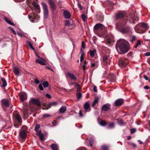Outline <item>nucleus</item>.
<instances>
[{
    "label": "nucleus",
    "mask_w": 150,
    "mask_h": 150,
    "mask_svg": "<svg viewBox=\"0 0 150 150\" xmlns=\"http://www.w3.org/2000/svg\"><path fill=\"white\" fill-rule=\"evenodd\" d=\"M107 125L108 128H112L115 126L114 124L113 123H107Z\"/></svg>",
    "instance_id": "obj_24"
},
{
    "label": "nucleus",
    "mask_w": 150,
    "mask_h": 150,
    "mask_svg": "<svg viewBox=\"0 0 150 150\" xmlns=\"http://www.w3.org/2000/svg\"><path fill=\"white\" fill-rule=\"evenodd\" d=\"M50 3V5L51 8L53 10L55 9V4L52 1V0H48Z\"/></svg>",
    "instance_id": "obj_15"
},
{
    "label": "nucleus",
    "mask_w": 150,
    "mask_h": 150,
    "mask_svg": "<svg viewBox=\"0 0 150 150\" xmlns=\"http://www.w3.org/2000/svg\"><path fill=\"white\" fill-rule=\"evenodd\" d=\"M118 124L122 126V125H123L124 122L122 120H120L118 122Z\"/></svg>",
    "instance_id": "obj_47"
},
{
    "label": "nucleus",
    "mask_w": 150,
    "mask_h": 150,
    "mask_svg": "<svg viewBox=\"0 0 150 150\" xmlns=\"http://www.w3.org/2000/svg\"><path fill=\"white\" fill-rule=\"evenodd\" d=\"M51 147L53 150H58L57 145L54 144H52L51 145Z\"/></svg>",
    "instance_id": "obj_25"
},
{
    "label": "nucleus",
    "mask_w": 150,
    "mask_h": 150,
    "mask_svg": "<svg viewBox=\"0 0 150 150\" xmlns=\"http://www.w3.org/2000/svg\"><path fill=\"white\" fill-rule=\"evenodd\" d=\"M102 149L103 150H108V147L106 146H101Z\"/></svg>",
    "instance_id": "obj_37"
},
{
    "label": "nucleus",
    "mask_w": 150,
    "mask_h": 150,
    "mask_svg": "<svg viewBox=\"0 0 150 150\" xmlns=\"http://www.w3.org/2000/svg\"><path fill=\"white\" fill-rule=\"evenodd\" d=\"M110 107V105L109 103H106L102 107V110L104 111L109 110Z\"/></svg>",
    "instance_id": "obj_11"
},
{
    "label": "nucleus",
    "mask_w": 150,
    "mask_h": 150,
    "mask_svg": "<svg viewBox=\"0 0 150 150\" xmlns=\"http://www.w3.org/2000/svg\"><path fill=\"white\" fill-rule=\"evenodd\" d=\"M1 80L3 82V84L1 86V87H5L7 85V83L5 79L4 78H2Z\"/></svg>",
    "instance_id": "obj_23"
},
{
    "label": "nucleus",
    "mask_w": 150,
    "mask_h": 150,
    "mask_svg": "<svg viewBox=\"0 0 150 150\" xmlns=\"http://www.w3.org/2000/svg\"><path fill=\"white\" fill-rule=\"evenodd\" d=\"M28 17H29V19L31 22H34V21L33 20V18L32 17L30 16V15H28Z\"/></svg>",
    "instance_id": "obj_43"
},
{
    "label": "nucleus",
    "mask_w": 150,
    "mask_h": 150,
    "mask_svg": "<svg viewBox=\"0 0 150 150\" xmlns=\"http://www.w3.org/2000/svg\"><path fill=\"white\" fill-rule=\"evenodd\" d=\"M83 55H84L83 53H82L81 54V57H80V60L81 62H82L83 60V59H84Z\"/></svg>",
    "instance_id": "obj_39"
},
{
    "label": "nucleus",
    "mask_w": 150,
    "mask_h": 150,
    "mask_svg": "<svg viewBox=\"0 0 150 150\" xmlns=\"http://www.w3.org/2000/svg\"><path fill=\"white\" fill-rule=\"evenodd\" d=\"M126 21L120 23L117 25V28L122 33H127L130 31V28L126 25Z\"/></svg>",
    "instance_id": "obj_2"
},
{
    "label": "nucleus",
    "mask_w": 150,
    "mask_h": 150,
    "mask_svg": "<svg viewBox=\"0 0 150 150\" xmlns=\"http://www.w3.org/2000/svg\"><path fill=\"white\" fill-rule=\"evenodd\" d=\"M17 33L18 35H19L20 36H23V34L21 33H19L18 32H17Z\"/></svg>",
    "instance_id": "obj_59"
},
{
    "label": "nucleus",
    "mask_w": 150,
    "mask_h": 150,
    "mask_svg": "<svg viewBox=\"0 0 150 150\" xmlns=\"http://www.w3.org/2000/svg\"><path fill=\"white\" fill-rule=\"evenodd\" d=\"M86 65L85 64H84L83 66V70H85V69L86 68Z\"/></svg>",
    "instance_id": "obj_63"
},
{
    "label": "nucleus",
    "mask_w": 150,
    "mask_h": 150,
    "mask_svg": "<svg viewBox=\"0 0 150 150\" xmlns=\"http://www.w3.org/2000/svg\"><path fill=\"white\" fill-rule=\"evenodd\" d=\"M42 5L43 7L44 18L47 19L48 16V11L47 7V5L46 4L43 2L42 3Z\"/></svg>",
    "instance_id": "obj_3"
},
{
    "label": "nucleus",
    "mask_w": 150,
    "mask_h": 150,
    "mask_svg": "<svg viewBox=\"0 0 150 150\" xmlns=\"http://www.w3.org/2000/svg\"><path fill=\"white\" fill-rule=\"evenodd\" d=\"M134 29L135 31L138 33H142L144 32V30L142 29L141 27V23L136 25L134 28Z\"/></svg>",
    "instance_id": "obj_4"
},
{
    "label": "nucleus",
    "mask_w": 150,
    "mask_h": 150,
    "mask_svg": "<svg viewBox=\"0 0 150 150\" xmlns=\"http://www.w3.org/2000/svg\"><path fill=\"white\" fill-rule=\"evenodd\" d=\"M128 43V42L124 40L120 39L117 41L116 47H119L122 52L126 53L128 51L127 45Z\"/></svg>",
    "instance_id": "obj_1"
},
{
    "label": "nucleus",
    "mask_w": 150,
    "mask_h": 150,
    "mask_svg": "<svg viewBox=\"0 0 150 150\" xmlns=\"http://www.w3.org/2000/svg\"><path fill=\"white\" fill-rule=\"evenodd\" d=\"M76 96L77 98L79 99L81 98L82 96V94L80 93H78L77 94Z\"/></svg>",
    "instance_id": "obj_40"
},
{
    "label": "nucleus",
    "mask_w": 150,
    "mask_h": 150,
    "mask_svg": "<svg viewBox=\"0 0 150 150\" xmlns=\"http://www.w3.org/2000/svg\"><path fill=\"white\" fill-rule=\"evenodd\" d=\"M13 70L15 74L16 75H18L19 73V70L16 67H15L13 68Z\"/></svg>",
    "instance_id": "obj_21"
},
{
    "label": "nucleus",
    "mask_w": 150,
    "mask_h": 150,
    "mask_svg": "<svg viewBox=\"0 0 150 150\" xmlns=\"http://www.w3.org/2000/svg\"><path fill=\"white\" fill-rule=\"evenodd\" d=\"M136 130L135 129H130V133L131 134H132L134 133L135 132Z\"/></svg>",
    "instance_id": "obj_48"
},
{
    "label": "nucleus",
    "mask_w": 150,
    "mask_h": 150,
    "mask_svg": "<svg viewBox=\"0 0 150 150\" xmlns=\"http://www.w3.org/2000/svg\"><path fill=\"white\" fill-rule=\"evenodd\" d=\"M113 79H112V78L111 79V81H112V82H114L115 79V75H113Z\"/></svg>",
    "instance_id": "obj_58"
},
{
    "label": "nucleus",
    "mask_w": 150,
    "mask_h": 150,
    "mask_svg": "<svg viewBox=\"0 0 150 150\" xmlns=\"http://www.w3.org/2000/svg\"><path fill=\"white\" fill-rule=\"evenodd\" d=\"M89 144L91 146L93 144V140L92 139H91L89 141Z\"/></svg>",
    "instance_id": "obj_49"
},
{
    "label": "nucleus",
    "mask_w": 150,
    "mask_h": 150,
    "mask_svg": "<svg viewBox=\"0 0 150 150\" xmlns=\"http://www.w3.org/2000/svg\"><path fill=\"white\" fill-rule=\"evenodd\" d=\"M37 134L39 136L40 139L41 141H42L45 139L44 134L41 133L40 132H38Z\"/></svg>",
    "instance_id": "obj_20"
},
{
    "label": "nucleus",
    "mask_w": 150,
    "mask_h": 150,
    "mask_svg": "<svg viewBox=\"0 0 150 150\" xmlns=\"http://www.w3.org/2000/svg\"><path fill=\"white\" fill-rule=\"evenodd\" d=\"M44 87H46L48 86L49 83L47 81H45L42 84Z\"/></svg>",
    "instance_id": "obj_34"
},
{
    "label": "nucleus",
    "mask_w": 150,
    "mask_h": 150,
    "mask_svg": "<svg viewBox=\"0 0 150 150\" xmlns=\"http://www.w3.org/2000/svg\"><path fill=\"white\" fill-rule=\"evenodd\" d=\"M31 101L34 104L39 106H40V101L38 100L35 98H32L31 99Z\"/></svg>",
    "instance_id": "obj_12"
},
{
    "label": "nucleus",
    "mask_w": 150,
    "mask_h": 150,
    "mask_svg": "<svg viewBox=\"0 0 150 150\" xmlns=\"http://www.w3.org/2000/svg\"><path fill=\"white\" fill-rule=\"evenodd\" d=\"M39 59H38L36 60L35 62L37 63H39V64L43 65H46L45 63V60L40 57L39 58Z\"/></svg>",
    "instance_id": "obj_7"
},
{
    "label": "nucleus",
    "mask_w": 150,
    "mask_h": 150,
    "mask_svg": "<svg viewBox=\"0 0 150 150\" xmlns=\"http://www.w3.org/2000/svg\"><path fill=\"white\" fill-rule=\"evenodd\" d=\"M137 45H139L141 44V41L140 40H138L137 43Z\"/></svg>",
    "instance_id": "obj_62"
},
{
    "label": "nucleus",
    "mask_w": 150,
    "mask_h": 150,
    "mask_svg": "<svg viewBox=\"0 0 150 150\" xmlns=\"http://www.w3.org/2000/svg\"><path fill=\"white\" fill-rule=\"evenodd\" d=\"M96 52V50H94L93 51L91 50L90 51V54L91 56L92 57H94L95 56V53Z\"/></svg>",
    "instance_id": "obj_31"
},
{
    "label": "nucleus",
    "mask_w": 150,
    "mask_h": 150,
    "mask_svg": "<svg viewBox=\"0 0 150 150\" xmlns=\"http://www.w3.org/2000/svg\"><path fill=\"white\" fill-rule=\"evenodd\" d=\"M84 108L85 109V112H89L91 110V108L89 103L86 102L84 105Z\"/></svg>",
    "instance_id": "obj_13"
},
{
    "label": "nucleus",
    "mask_w": 150,
    "mask_h": 150,
    "mask_svg": "<svg viewBox=\"0 0 150 150\" xmlns=\"http://www.w3.org/2000/svg\"><path fill=\"white\" fill-rule=\"evenodd\" d=\"M124 102L123 99H120L116 100L115 102V105L116 106H119L121 105Z\"/></svg>",
    "instance_id": "obj_10"
},
{
    "label": "nucleus",
    "mask_w": 150,
    "mask_h": 150,
    "mask_svg": "<svg viewBox=\"0 0 150 150\" xmlns=\"http://www.w3.org/2000/svg\"><path fill=\"white\" fill-rule=\"evenodd\" d=\"M4 20L7 23L9 24L12 25H14V24L13 22H12L11 21L8 20L6 18H4Z\"/></svg>",
    "instance_id": "obj_26"
},
{
    "label": "nucleus",
    "mask_w": 150,
    "mask_h": 150,
    "mask_svg": "<svg viewBox=\"0 0 150 150\" xmlns=\"http://www.w3.org/2000/svg\"><path fill=\"white\" fill-rule=\"evenodd\" d=\"M67 74L70 77L71 79L73 80H76V77L73 74L70 73H67Z\"/></svg>",
    "instance_id": "obj_22"
},
{
    "label": "nucleus",
    "mask_w": 150,
    "mask_h": 150,
    "mask_svg": "<svg viewBox=\"0 0 150 150\" xmlns=\"http://www.w3.org/2000/svg\"><path fill=\"white\" fill-rule=\"evenodd\" d=\"M141 27L142 29L145 31V30L147 29L148 28V26L147 24L142 23L141 24Z\"/></svg>",
    "instance_id": "obj_19"
},
{
    "label": "nucleus",
    "mask_w": 150,
    "mask_h": 150,
    "mask_svg": "<svg viewBox=\"0 0 150 150\" xmlns=\"http://www.w3.org/2000/svg\"><path fill=\"white\" fill-rule=\"evenodd\" d=\"M33 4L39 10L40 9V6L38 4L34 2H33Z\"/></svg>",
    "instance_id": "obj_30"
},
{
    "label": "nucleus",
    "mask_w": 150,
    "mask_h": 150,
    "mask_svg": "<svg viewBox=\"0 0 150 150\" xmlns=\"http://www.w3.org/2000/svg\"><path fill=\"white\" fill-rule=\"evenodd\" d=\"M46 96L48 98H51V95L48 94H46Z\"/></svg>",
    "instance_id": "obj_56"
},
{
    "label": "nucleus",
    "mask_w": 150,
    "mask_h": 150,
    "mask_svg": "<svg viewBox=\"0 0 150 150\" xmlns=\"http://www.w3.org/2000/svg\"><path fill=\"white\" fill-rule=\"evenodd\" d=\"M75 87L77 88V91L79 92L80 89V86L79 85L77 84L76 85Z\"/></svg>",
    "instance_id": "obj_38"
},
{
    "label": "nucleus",
    "mask_w": 150,
    "mask_h": 150,
    "mask_svg": "<svg viewBox=\"0 0 150 150\" xmlns=\"http://www.w3.org/2000/svg\"><path fill=\"white\" fill-rule=\"evenodd\" d=\"M124 16V15L122 13H119L116 15L115 18L116 19H118L123 17Z\"/></svg>",
    "instance_id": "obj_18"
},
{
    "label": "nucleus",
    "mask_w": 150,
    "mask_h": 150,
    "mask_svg": "<svg viewBox=\"0 0 150 150\" xmlns=\"http://www.w3.org/2000/svg\"><path fill=\"white\" fill-rule=\"evenodd\" d=\"M1 105L2 106H4L8 107L9 106V103L8 101L5 99H3L1 100Z\"/></svg>",
    "instance_id": "obj_8"
},
{
    "label": "nucleus",
    "mask_w": 150,
    "mask_h": 150,
    "mask_svg": "<svg viewBox=\"0 0 150 150\" xmlns=\"http://www.w3.org/2000/svg\"><path fill=\"white\" fill-rule=\"evenodd\" d=\"M107 123L105 121L103 120L101 121L100 123V125L102 126H104L107 125Z\"/></svg>",
    "instance_id": "obj_35"
},
{
    "label": "nucleus",
    "mask_w": 150,
    "mask_h": 150,
    "mask_svg": "<svg viewBox=\"0 0 150 150\" xmlns=\"http://www.w3.org/2000/svg\"><path fill=\"white\" fill-rule=\"evenodd\" d=\"M77 5H78V7H79V8L80 9V10H81L82 9V7L81 6V3L78 2Z\"/></svg>",
    "instance_id": "obj_45"
},
{
    "label": "nucleus",
    "mask_w": 150,
    "mask_h": 150,
    "mask_svg": "<svg viewBox=\"0 0 150 150\" xmlns=\"http://www.w3.org/2000/svg\"><path fill=\"white\" fill-rule=\"evenodd\" d=\"M8 28L12 31V32L14 33L15 35H16V31H15V30L13 28H12L11 27H8Z\"/></svg>",
    "instance_id": "obj_41"
},
{
    "label": "nucleus",
    "mask_w": 150,
    "mask_h": 150,
    "mask_svg": "<svg viewBox=\"0 0 150 150\" xmlns=\"http://www.w3.org/2000/svg\"><path fill=\"white\" fill-rule=\"evenodd\" d=\"M67 110V107L63 105L59 109V112L60 113H64Z\"/></svg>",
    "instance_id": "obj_17"
},
{
    "label": "nucleus",
    "mask_w": 150,
    "mask_h": 150,
    "mask_svg": "<svg viewBox=\"0 0 150 150\" xmlns=\"http://www.w3.org/2000/svg\"><path fill=\"white\" fill-rule=\"evenodd\" d=\"M52 124L53 126H55L57 125V122L55 121L54 120L52 122Z\"/></svg>",
    "instance_id": "obj_50"
},
{
    "label": "nucleus",
    "mask_w": 150,
    "mask_h": 150,
    "mask_svg": "<svg viewBox=\"0 0 150 150\" xmlns=\"http://www.w3.org/2000/svg\"><path fill=\"white\" fill-rule=\"evenodd\" d=\"M79 116L80 117H82L83 116V115L81 110H80L79 111Z\"/></svg>",
    "instance_id": "obj_54"
},
{
    "label": "nucleus",
    "mask_w": 150,
    "mask_h": 150,
    "mask_svg": "<svg viewBox=\"0 0 150 150\" xmlns=\"http://www.w3.org/2000/svg\"><path fill=\"white\" fill-rule=\"evenodd\" d=\"M128 63L127 59H121L118 62L119 65L120 67H125Z\"/></svg>",
    "instance_id": "obj_5"
},
{
    "label": "nucleus",
    "mask_w": 150,
    "mask_h": 150,
    "mask_svg": "<svg viewBox=\"0 0 150 150\" xmlns=\"http://www.w3.org/2000/svg\"><path fill=\"white\" fill-rule=\"evenodd\" d=\"M63 14L64 18L66 19L70 18L71 16L70 13L66 10L64 11Z\"/></svg>",
    "instance_id": "obj_9"
},
{
    "label": "nucleus",
    "mask_w": 150,
    "mask_h": 150,
    "mask_svg": "<svg viewBox=\"0 0 150 150\" xmlns=\"http://www.w3.org/2000/svg\"><path fill=\"white\" fill-rule=\"evenodd\" d=\"M81 18L84 22H85L86 21V17L85 15L84 14H82L81 15Z\"/></svg>",
    "instance_id": "obj_32"
},
{
    "label": "nucleus",
    "mask_w": 150,
    "mask_h": 150,
    "mask_svg": "<svg viewBox=\"0 0 150 150\" xmlns=\"http://www.w3.org/2000/svg\"><path fill=\"white\" fill-rule=\"evenodd\" d=\"M70 24V23L69 21H68V20L66 21L65 22V25L67 26V25H69Z\"/></svg>",
    "instance_id": "obj_44"
},
{
    "label": "nucleus",
    "mask_w": 150,
    "mask_h": 150,
    "mask_svg": "<svg viewBox=\"0 0 150 150\" xmlns=\"http://www.w3.org/2000/svg\"><path fill=\"white\" fill-rule=\"evenodd\" d=\"M57 103L56 102H53V103H52V105H53V106H55V105H57Z\"/></svg>",
    "instance_id": "obj_55"
},
{
    "label": "nucleus",
    "mask_w": 150,
    "mask_h": 150,
    "mask_svg": "<svg viewBox=\"0 0 150 150\" xmlns=\"http://www.w3.org/2000/svg\"><path fill=\"white\" fill-rule=\"evenodd\" d=\"M16 119L18 121V122H20L21 121V117L19 116L18 115H16Z\"/></svg>",
    "instance_id": "obj_33"
},
{
    "label": "nucleus",
    "mask_w": 150,
    "mask_h": 150,
    "mask_svg": "<svg viewBox=\"0 0 150 150\" xmlns=\"http://www.w3.org/2000/svg\"><path fill=\"white\" fill-rule=\"evenodd\" d=\"M144 79L146 80H148V78L146 76H144Z\"/></svg>",
    "instance_id": "obj_64"
},
{
    "label": "nucleus",
    "mask_w": 150,
    "mask_h": 150,
    "mask_svg": "<svg viewBox=\"0 0 150 150\" xmlns=\"http://www.w3.org/2000/svg\"><path fill=\"white\" fill-rule=\"evenodd\" d=\"M19 136L22 139L25 138L26 137V132L25 130H22L19 133Z\"/></svg>",
    "instance_id": "obj_16"
},
{
    "label": "nucleus",
    "mask_w": 150,
    "mask_h": 150,
    "mask_svg": "<svg viewBox=\"0 0 150 150\" xmlns=\"http://www.w3.org/2000/svg\"><path fill=\"white\" fill-rule=\"evenodd\" d=\"M132 147H133V148H135L137 147L136 145L134 144H132Z\"/></svg>",
    "instance_id": "obj_61"
},
{
    "label": "nucleus",
    "mask_w": 150,
    "mask_h": 150,
    "mask_svg": "<svg viewBox=\"0 0 150 150\" xmlns=\"http://www.w3.org/2000/svg\"><path fill=\"white\" fill-rule=\"evenodd\" d=\"M21 100L23 101L26 100L27 98V94L25 92H21L19 94Z\"/></svg>",
    "instance_id": "obj_6"
},
{
    "label": "nucleus",
    "mask_w": 150,
    "mask_h": 150,
    "mask_svg": "<svg viewBox=\"0 0 150 150\" xmlns=\"http://www.w3.org/2000/svg\"><path fill=\"white\" fill-rule=\"evenodd\" d=\"M35 82L36 84H38L40 83V81H39V80L37 79H35Z\"/></svg>",
    "instance_id": "obj_53"
},
{
    "label": "nucleus",
    "mask_w": 150,
    "mask_h": 150,
    "mask_svg": "<svg viewBox=\"0 0 150 150\" xmlns=\"http://www.w3.org/2000/svg\"><path fill=\"white\" fill-rule=\"evenodd\" d=\"M108 59V57L106 56H104L103 57V61L104 62H105Z\"/></svg>",
    "instance_id": "obj_51"
},
{
    "label": "nucleus",
    "mask_w": 150,
    "mask_h": 150,
    "mask_svg": "<svg viewBox=\"0 0 150 150\" xmlns=\"http://www.w3.org/2000/svg\"><path fill=\"white\" fill-rule=\"evenodd\" d=\"M93 89L94 91L96 92H97V88L96 86H95L93 87Z\"/></svg>",
    "instance_id": "obj_60"
},
{
    "label": "nucleus",
    "mask_w": 150,
    "mask_h": 150,
    "mask_svg": "<svg viewBox=\"0 0 150 150\" xmlns=\"http://www.w3.org/2000/svg\"><path fill=\"white\" fill-rule=\"evenodd\" d=\"M51 117V115L49 114H45L43 115V117L44 118H46L47 117Z\"/></svg>",
    "instance_id": "obj_42"
},
{
    "label": "nucleus",
    "mask_w": 150,
    "mask_h": 150,
    "mask_svg": "<svg viewBox=\"0 0 150 150\" xmlns=\"http://www.w3.org/2000/svg\"><path fill=\"white\" fill-rule=\"evenodd\" d=\"M98 66V64L97 63H91V67H93L95 68H97Z\"/></svg>",
    "instance_id": "obj_27"
},
{
    "label": "nucleus",
    "mask_w": 150,
    "mask_h": 150,
    "mask_svg": "<svg viewBox=\"0 0 150 150\" xmlns=\"http://www.w3.org/2000/svg\"><path fill=\"white\" fill-rule=\"evenodd\" d=\"M39 89L41 91H42V90H44V88H43V87L42 86L41 84H39Z\"/></svg>",
    "instance_id": "obj_46"
},
{
    "label": "nucleus",
    "mask_w": 150,
    "mask_h": 150,
    "mask_svg": "<svg viewBox=\"0 0 150 150\" xmlns=\"http://www.w3.org/2000/svg\"><path fill=\"white\" fill-rule=\"evenodd\" d=\"M98 99H96L92 104V107L94 106L96 103H98Z\"/></svg>",
    "instance_id": "obj_36"
},
{
    "label": "nucleus",
    "mask_w": 150,
    "mask_h": 150,
    "mask_svg": "<svg viewBox=\"0 0 150 150\" xmlns=\"http://www.w3.org/2000/svg\"><path fill=\"white\" fill-rule=\"evenodd\" d=\"M27 43L29 46L33 50L35 51V50L33 47L32 44L31 42L29 41H27Z\"/></svg>",
    "instance_id": "obj_29"
},
{
    "label": "nucleus",
    "mask_w": 150,
    "mask_h": 150,
    "mask_svg": "<svg viewBox=\"0 0 150 150\" xmlns=\"http://www.w3.org/2000/svg\"><path fill=\"white\" fill-rule=\"evenodd\" d=\"M145 55L146 56H150V52H147L145 54Z\"/></svg>",
    "instance_id": "obj_57"
},
{
    "label": "nucleus",
    "mask_w": 150,
    "mask_h": 150,
    "mask_svg": "<svg viewBox=\"0 0 150 150\" xmlns=\"http://www.w3.org/2000/svg\"><path fill=\"white\" fill-rule=\"evenodd\" d=\"M40 125L38 124H36L35 127V132H37V133H38L39 132H40V131H38V129L40 128Z\"/></svg>",
    "instance_id": "obj_28"
},
{
    "label": "nucleus",
    "mask_w": 150,
    "mask_h": 150,
    "mask_svg": "<svg viewBox=\"0 0 150 150\" xmlns=\"http://www.w3.org/2000/svg\"><path fill=\"white\" fill-rule=\"evenodd\" d=\"M104 27L103 24L100 23L97 24L95 25L94 28L96 30L98 29H102Z\"/></svg>",
    "instance_id": "obj_14"
},
{
    "label": "nucleus",
    "mask_w": 150,
    "mask_h": 150,
    "mask_svg": "<svg viewBox=\"0 0 150 150\" xmlns=\"http://www.w3.org/2000/svg\"><path fill=\"white\" fill-rule=\"evenodd\" d=\"M81 47L83 49H85V43L83 41L82 42Z\"/></svg>",
    "instance_id": "obj_52"
}]
</instances>
